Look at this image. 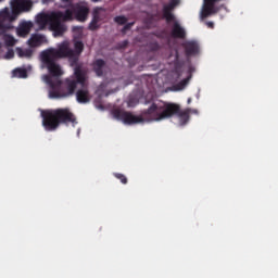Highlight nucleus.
I'll use <instances>...</instances> for the list:
<instances>
[{
	"instance_id": "7ed1b4c3",
	"label": "nucleus",
	"mask_w": 278,
	"mask_h": 278,
	"mask_svg": "<svg viewBox=\"0 0 278 278\" xmlns=\"http://www.w3.org/2000/svg\"><path fill=\"white\" fill-rule=\"evenodd\" d=\"M33 5L30 0H12L11 10L4 8L0 11V36H2L5 47H14L16 45L14 36L8 34V31L14 29L12 23L18 18V14L21 12H29Z\"/></svg>"
},
{
	"instance_id": "423d86ee",
	"label": "nucleus",
	"mask_w": 278,
	"mask_h": 278,
	"mask_svg": "<svg viewBox=\"0 0 278 278\" xmlns=\"http://www.w3.org/2000/svg\"><path fill=\"white\" fill-rule=\"evenodd\" d=\"M90 14V8L84 2H78L73 4L70 9H66L65 12H62L63 23L68 21H78V23H86Z\"/></svg>"
},
{
	"instance_id": "cd10ccee",
	"label": "nucleus",
	"mask_w": 278,
	"mask_h": 278,
	"mask_svg": "<svg viewBox=\"0 0 278 278\" xmlns=\"http://www.w3.org/2000/svg\"><path fill=\"white\" fill-rule=\"evenodd\" d=\"M187 103H188V104L192 103V98H189V99L187 100Z\"/></svg>"
},
{
	"instance_id": "4468645a",
	"label": "nucleus",
	"mask_w": 278,
	"mask_h": 278,
	"mask_svg": "<svg viewBox=\"0 0 278 278\" xmlns=\"http://www.w3.org/2000/svg\"><path fill=\"white\" fill-rule=\"evenodd\" d=\"M173 75L175 79H180L184 75V62L179 61V52L176 51V61L174 63Z\"/></svg>"
},
{
	"instance_id": "f3484780",
	"label": "nucleus",
	"mask_w": 278,
	"mask_h": 278,
	"mask_svg": "<svg viewBox=\"0 0 278 278\" xmlns=\"http://www.w3.org/2000/svg\"><path fill=\"white\" fill-rule=\"evenodd\" d=\"M45 42H47V37L38 34L33 35L28 40L29 47H40L41 45H45Z\"/></svg>"
},
{
	"instance_id": "dca6fc26",
	"label": "nucleus",
	"mask_w": 278,
	"mask_h": 278,
	"mask_svg": "<svg viewBox=\"0 0 278 278\" xmlns=\"http://www.w3.org/2000/svg\"><path fill=\"white\" fill-rule=\"evenodd\" d=\"M194 71H197V68H194V65L189 64L188 76L176 85L177 90H184V88L188 86L189 81L192 79V74L194 73Z\"/></svg>"
},
{
	"instance_id": "a211bd4d",
	"label": "nucleus",
	"mask_w": 278,
	"mask_h": 278,
	"mask_svg": "<svg viewBox=\"0 0 278 278\" xmlns=\"http://www.w3.org/2000/svg\"><path fill=\"white\" fill-rule=\"evenodd\" d=\"M15 51H16V54L18 55V58H27L29 60V58H31V55H34L33 49L16 48Z\"/></svg>"
},
{
	"instance_id": "20e7f679",
	"label": "nucleus",
	"mask_w": 278,
	"mask_h": 278,
	"mask_svg": "<svg viewBox=\"0 0 278 278\" xmlns=\"http://www.w3.org/2000/svg\"><path fill=\"white\" fill-rule=\"evenodd\" d=\"M41 118L46 131H55L61 125H77V117L68 108L43 110Z\"/></svg>"
},
{
	"instance_id": "9d476101",
	"label": "nucleus",
	"mask_w": 278,
	"mask_h": 278,
	"mask_svg": "<svg viewBox=\"0 0 278 278\" xmlns=\"http://www.w3.org/2000/svg\"><path fill=\"white\" fill-rule=\"evenodd\" d=\"M101 21H103L101 13L99 12V10H94L92 13L91 22L88 25L89 31H97V29H100Z\"/></svg>"
},
{
	"instance_id": "5701e85b",
	"label": "nucleus",
	"mask_w": 278,
	"mask_h": 278,
	"mask_svg": "<svg viewBox=\"0 0 278 278\" xmlns=\"http://www.w3.org/2000/svg\"><path fill=\"white\" fill-rule=\"evenodd\" d=\"M14 58V50L9 49L5 53V60H12Z\"/></svg>"
},
{
	"instance_id": "39448f33",
	"label": "nucleus",
	"mask_w": 278,
	"mask_h": 278,
	"mask_svg": "<svg viewBox=\"0 0 278 278\" xmlns=\"http://www.w3.org/2000/svg\"><path fill=\"white\" fill-rule=\"evenodd\" d=\"M36 23L40 29H45L49 25L50 30L53 31L55 38L66 34V24L62 21V11H53L49 14L40 13L36 17Z\"/></svg>"
},
{
	"instance_id": "a878e982",
	"label": "nucleus",
	"mask_w": 278,
	"mask_h": 278,
	"mask_svg": "<svg viewBox=\"0 0 278 278\" xmlns=\"http://www.w3.org/2000/svg\"><path fill=\"white\" fill-rule=\"evenodd\" d=\"M206 25L210 29H214V22H206Z\"/></svg>"
},
{
	"instance_id": "6ab92c4d",
	"label": "nucleus",
	"mask_w": 278,
	"mask_h": 278,
	"mask_svg": "<svg viewBox=\"0 0 278 278\" xmlns=\"http://www.w3.org/2000/svg\"><path fill=\"white\" fill-rule=\"evenodd\" d=\"M13 76L18 77L20 79H25V78H27V70L16 68L13 71Z\"/></svg>"
},
{
	"instance_id": "f03ea898",
	"label": "nucleus",
	"mask_w": 278,
	"mask_h": 278,
	"mask_svg": "<svg viewBox=\"0 0 278 278\" xmlns=\"http://www.w3.org/2000/svg\"><path fill=\"white\" fill-rule=\"evenodd\" d=\"M176 105H165L162 102H153L148 110L141 112V115H134L131 112L115 110L114 117L123 121L125 125H138L139 123H153L154 121H165L174 112H177Z\"/></svg>"
},
{
	"instance_id": "f8f14e48",
	"label": "nucleus",
	"mask_w": 278,
	"mask_h": 278,
	"mask_svg": "<svg viewBox=\"0 0 278 278\" xmlns=\"http://www.w3.org/2000/svg\"><path fill=\"white\" fill-rule=\"evenodd\" d=\"M182 47L187 58H191V55H197V53H199V43H197V41H187L182 43Z\"/></svg>"
},
{
	"instance_id": "c756f323",
	"label": "nucleus",
	"mask_w": 278,
	"mask_h": 278,
	"mask_svg": "<svg viewBox=\"0 0 278 278\" xmlns=\"http://www.w3.org/2000/svg\"><path fill=\"white\" fill-rule=\"evenodd\" d=\"M93 1V3H99V1H101V0H92Z\"/></svg>"
},
{
	"instance_id": "aec40b11",
	"label": "nucleus",
	"mask_w": 278,
	"mask_h": 278,
	"mask_svg": "<svg viewBox=\"0 0 278 278\" xmlns=\"http://www.w3.org/2000/svg\"><path fill=\"white\" fill-rule=\"evenodd\" d=\"M114 22L117 24V25H126L127 23V17L125 15H118V16H115L114 17Z\"/></svg>"
},
{
	"instance_id": "2eb2a0df",
	"label": "nucleus",
	"mask_w": 278,
	"mask_h": 278,
	"mask_svg": "<svg viewBox=\"0 0 278 278\" xmlns=\"http://www.w3.org/2000/svg\"><path fill=\"white\" fill-rule=\"evenodd\" d=\"M106 63L103 59H97L92 63V71L96 73L97 77H103V73L105 71Z\"/></svg>"
},
{
	"instance_id": "6e6552de",
	"label": "nucleus",
	"mask_w": 278,
	"mask_h": 278,
	"mask_svg": "<svg viewBox=\"0 0 278 278\" xmlns=\"http://www.w3.org/2000/svg\"><path fill=\"white\" fill-rule=\"evenodd\" d=\"M180 3V0H169L168 3L163 5V18L166 21L167 24H170L173 23V21H175V14H173V11Z\"/></svg>"
},
{
	"instance_id": "412c9836",
	"label": "nucleus",
	"mask_w": 278,
	"mask_h": 278,
	"mask_svg": "<svg viewBox=\"0 0 278 278\" xmlns=\"http://www.w3.org/2000/svg\"><path fill=\"white\" fill-rule=\"evenodd\" d=\"M114 175V177L116 178V179H119V181L122 182V184H124V185H127V176H125L124 174H121V173H114L113 174Z\"/></svg>"
},
{
	"instance_id": "bb28decb",
	"label": "nucleus",
	"mask_w": 278,
	"mask_h": 278,
	"mask_svg": "<svg viewBox=\"0 0 278 278\" xmlns=\"http://www.w3.org/2000/svg\"><path fill=\"white\" fill-rule=\"evenodd\" d=\"M63 3H71L73 0H61Z\"/></svg>"
},
{
	"instance_id": "f257e3e1",
	"label": "nucleus",
	"mask_w": 278,
	"mask_h": 278,
	"mask_svg": "<svg viewBox=\"0 0 278 278\" xmlns=\"http://www.w3.org/2000/svg\"><path fill=\"white\" fill-rule=\"evenodd\" d=\"M84 53V42L75 41L74 50L71 48L68 41H63L58 46V49L50 48L41 52L40 58L45 68L52 77H62L64 72L58 64V60L67 59L70 65L74 68V77L65 79V91L62 90V80L59 78H51L45 76V81L50 86L49 97L50 99H66L75 94L77 90V83L84 84L88 75V68L84 67V64L79 63V58Z\"/></svg>"
},
{
	"instance_id": "393cba45",
	"label": "nucleus",
	"mask_w": 278,
	"mask_h": 278,
	"mask_svg": "<svg viewBox=\"0 0 278 278\" xmlns=\"http://www.w3.org/2000/svg\"><path fill=\"white\" fill-rule=\"evenodd\" d=\"M129 41L128 40H124L119 43V49H126V47H128Z\"/></svg>"
},
{
	"instance_id": "4be33fe9",
	"label": "nucleus",
	"mask_w": 278,
	"mask_h": 278,
	"mask_svg": "<svg viewBox=\"0 0 278 278\" xmlns=\"http://www.w3.org/2000/svg\"><path fill=\"white\" fill-rule=\"evenodd\" d=\"M124 25L125 26L122 29V34H125L126 31H129V29H131V26L136 25V22H130V23H127V24H124Z\"/></svg>"
},
{
	"instance_id": "0eeeda50",
	"label": "nucleus",
	"mask_w": 278,
	"mask_h": 278,
	"mask_svg": "<svg viewBox=\"0 0 278 278\" xmlns=\"http://www.w3.org/2000/svg\"><path fill=\"white\" fill-rule=\"evenodd\" d=\"M165 105H175L176 108H178V110H176V112L172 113L169 115L168 118L173 117V116H177L179 119V124L180 125H188V122L190 121V114H199V111L197 109H185L181 110V106L179 104H175V103H166V102H162Z\"/></svg>"
},
{
	"instance_id": "1a4fd4ad",
	"label": "nucleus",
	"mask_w": 278,
	"mask_h": 278,
	"mask_svg": "<svg viewBox=\"0 0 278 278\" xmlns=\"http://www.w3.org/2000/svg\"><path fill=\"white\" fill-rule=\"evenodd\" d=\"M77 84H80L81 89L76 92V101L78 103H90V91H88V87H86V78L84 83H76V87Z\"/></svg>"
},
{
	"instance_id": "ddd939ff",
	"label": "nucleus",
	"mask_w": 278,
	"mask_h": 278,
	"mask_svg": "<svg viewBox=\"0 0 278 278\" xmlns=\"http://www.w3.org/2000/svg\"><path fill=\"white\" fill-rule=\"evenodd\" d=\"M172 37L173 38H179V39H184L186 38V29H184V27H181V24H179V22L174 20V24L172 26Z\"/></svg>"
},
{
	"instance_id": "9b49d317",
	"label": "nucleus",
	"mask_w": 278,
	"mask_h": 278,
	"mask_svg": "<svg viewBox=\"0 0 278 278\" xmlns=\"http://www.w3.org/2000/svg\"><path fill=\"white\" fill-rule=\"evenodd\" d=\"M34 24L31 22H23L16 29V34L20 38H27L31 31Z\"/></svg>"
},
{
	"instance_id": "c85d7f7f",
	"label": "nucleus",
	"mask_w": 278,
	"mask_h": 278,
	"mask_svg": "<svg viewBox=\"0 0 278 278\" xmlns=\"http://www.w3.org/2000/svg\"><path fill=\"white\" fill-rule=\"evenodd\" d=\"M98 108H99V110H103V105L102 104H100Z\"/></svg>"
},
{
	"instance_id": "b1692460",
	"label": "nucleus",
	"mask_w": 278,
	"mask_h": 278,
	"mask_svg": "<svg viewBox=\"0 0 278 278\" xmlns=\"http://www.w3.org/2000/svg\"><path fill=\"white\" fill-rule=\"evenodd\" d=\"M150 49H151L152 51H160V43H157V42L151 43V45H150Z\"/></svg>"
}]
</instances>
